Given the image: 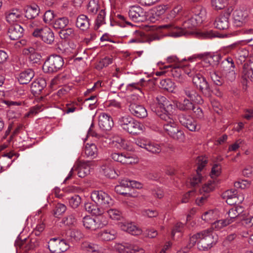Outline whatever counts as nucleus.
Wrapping results in <instances>:
<instances>
[{
	"label": "nucleus",
	"mask_w": 253,
	"mask_h": 253,
	"mask_svg": "<svg viewBox=\"0 0 253 253\" xmlns=\"http://www.w3.org/2000/svg\"><path fill=\"white\" fill-rule=\"evenodd\" d=\"M34 37L40 39L44 43L52 44L54 41V34L47 26L42 27L40 30L35 32Z\"/></svg>",
	"instance_id": "obj_11"
},
{
	"label": "nucleus",
	"mask_w": 253,
	"mask_h": 253,
	"mask_svg": "<svg viewBox=\"0 0 253 253\" xmlns=\"http://www.w3.org/2000/svg\"><path fill=\"white\" fill-rule=\"evenodd\" d=\"M69 248L66 240L60 238H53L48 242V248L52 253H62Z\"/></svg>",
	"instance_id": "obj_9"
},
{
	"label": "nucleus",
	"mask_w": 253,
	"mask_h": 253,
	"mask_svg": "<svg viewBox=\"0 0 253 253\" xmlns=\"http://www.w3.org/2000/svg\"><path fill=\"white\" fill-rule=\"evenodd\" d=\"M243 211V209L241 206H234L230 209L227 213L228 217L226 219L229 220L230 224L235 221V219Z\"/></svg>",
	"instance_id": "obj_31"
},
{
	"label": "nucleus",
	"mask_w": 253,
	"mask_h": 253,
	"mask_svg": "<svg viewBox=\"0 0 253 253\" xmlns=\"http://www.w3.org/2000/svg\"><path fill=\"white\" fill-rule=\"evenodd\" d=\"M39 241L36 238H27L24 239L17 238L15 242L16 250L27 251L33 250L39 246Z\"/></svg>",
	"instance_id": "obj_7"
},
{
	"label": "nucleus",
	"mask_w": 253,
	"mask_h": 253,
	"mask_svg": "<svg viewBox=\"0 0 253 253\" xmlns=\"http://www.w3.org/2000/svg\"><path fill=\"white\" fill-rule=\"evenodd\" d=\"M182 94L187 98L190 99L197 104H202L204 102L201 96L192 85L184 86L181 91Z\"/></svg>",
	"instance_id": "obj_12"
},
{
	"label": "nucleus",
	"mask_w": 253,
	"mask_h": 253,
	"mask_svg": "<svg viewBox=\"0 0 253 253\" xmlns=\"http://www.w3.org/2000/svg\"><path fill=\"white\" fill-rule=\"evenodd\" d=\"M59 35L61 38L63 39L72 38L75 36L74 30L72 28L63 29L59 32Z\"/></svg>",
	"instance_id": "obj_58"
},
{
	"label": "nucleus",
	"mask_w": 253,
	"mask_h": 253,
	"mask_svg": "<svg viewBox=\"0 0 253 253\" xmlns=\"http://www.w3.org/2000/svg\"><path fill=\"white\" fill-rule=\"evenodd\" d=\"M194 15L192 16L195 19V20L201 24L205 19L206 11L205 9L201 6H197L196 9L193 10Z\"/></svg>",
	"instance_id": "obj_37"
},
{
	"label": "nucleus",
	"mask_w": 253,
	"mask_h": 253,
	"mask_svg": "<svg viewBox=\"0 0 253 253\" xmlns=\"http://www.w3.org/2000/svg\"><path fill=\"white\" fill-rule=\"evenodd\" d=\"M117 236L116 230L113 228L104 229L98 233V237L100 240L104 241H110L116 239Z\"/></svg>",
	"instance_id": "obj_26"
},
{
	"label": "nucleus",
	"mask_w": 253,
	"mask_h": 253,
	"mask_svg": "<svg viewBox=\"0 0 253 253\" xmlns=\"http://www.w3.org/2000/svg\"><path fill=\"white\" fill-rule=\"evenodd\" d=\"M161 87L169 91L172 92L174 89V83L169 79H165L160 82Z\"/></svg>",
	"instance_id": "obj_49"
},
{
	"label": "nucleus",
	"mask_w": 253,
	"mask_h": 253,
	"mask_svg": "<svg viewBox=\"0 0 253 253\" xmlns=\"http://www.w3.org/2000/svg\"><path fill=\"white\" fill-rule=\"evenodd\" d=\"M217 242V236L211 229L200 231L190 238V248L197 244L198 249L200 251H208Z\"/></svg>",
	"instance_id": "obj_1"
},
{
	"label": "nucleus",
	"mask_w": 253,
	"mask_h": 253,
	"mask_svg": "<svg viewBox=\"0 0 253 253\" xmlns=\"http://www.w3.org/2000/svg\"><path fill=\"white\" fill-rule=\"evenodd\" d=\"M34 75L33 70L28 69L19 74L18 77V82L20 84H27L33 78Z\"/></svg>",
	"instance_id": "obj_30"
},
{
	"label": "nucleus",
	"mask_w": 253,
	"mask_h": 253,
	"mask_svg": "<svg viewBox=\"0 0 253 253\" xmlns=\"http://www.w3.org/2000/svg\"><path fill=\"white\" fill-rule=\"evenodd\" d=\"M192 82L204 96L208 97L211 96V90L210 84L206 78L201 74L198 72L193 76Z\"/></svg>",
	"instance_id": "obj_8"
},
{
	"label": "nucleus",
	"mask_w": 253,
	"mask_h": 253,
	"mask_svg": "<svg viewBox=\"0 0 253 253\" xmlns=\"http://www.w3.org/2000/svg\"><path fill=\"white\" fill-rule=\"evenodd\" d=\"M182 66L183 73L187 74L192 79L199 72L195 67H192L189 64H183L182 63Z\"/></svg>",
	"instance_id": "obj_46"
},
{
	"label": "nucleus",
	"mask_w": 253,
	"mask_h": 253,
	"mask_svg": "<svg viewBox=\"0 0 253 253\" xmlns=\"http://www.w3.org/2000/svg\"><path fill=\"white\" fill-rule=\"evenodd\" d=\"M68 24V18L66 17H63L56 19L53 23V26L54 29L62 30L66 28Z\"/></svg>",
	"instance_id": "obj_42"
},
{
	"label": "nucleus",
	"mask_w": 253,
	"mask_h": 253,
	"mask_svg": "<svg viewBox=\"0 0 253 253\" xmlns=\"http://www.w3.org/2000/svg\"><path fill=\"white\" fill-rule=\"evenodd\" d=\"M145 12L140 6L136 5L129 7L128 16L136 22L143 21L145 18Z\"/></svg>",
	"instance_id": "obj_18"
},
{
	"label": "nucleus",
	"mask_w": 253,
	"mask_h": 253,
	"mask_svg": "<svg viewBox=\"0 0 253 253\" xmlns=\"http://www.w3.org/2000/svg\"><path fill=\"white\" fill-rule=\"evenodd\" d=\"M199 24L192 16L185 20L180 28L175 26L173 22L161 25L156 28L157 29L162 30L163 31H167V35L173 37H178L183 35H187L191 33L190 30H193Z\"/></svg>",
	"instance_id": "obj_2"
},
{
	"label": "nucleus",
	"mask_w": 253,
	"mask_h": 253,
	"mask_svg": "<svg viewBox=\"0 0 253 253\" xmlns=\"http://www.w3.org/2000/svg\"><path fill=\"white\" fill-rule=\"evenodd\" d=\"M178 119L181 125L191 131H195L197 128V124L195 120L190 115L180 113L178 115Z\"/></svg>",
	"instance_id": "obj_13"
},
{
	"label": "nucleus",
	"mask_w": 253,
	"mask_h": 253,
	"mask_svg": "<svg viewBox=\"0 0 253 253\" xmlns=\"http://www.w3.org/2000/svg\"><path fill=\"white\" fill-rule=\"evenodd\" d=\"M5 20L10 24L20 22L23 17L21 10L18 8H13L5 13Z\"/></svg>",
	"instance_id": "obj_21"
},
{
	"label": "nucleus",
	"mask_w": 253,
	"mask_h": 253,
	"mask_svg": "<svg viewBox=\"0 0 253 253\" xmlns=\"http://www.w3.org/2000/svg\"><path fill=\"white\" fill-rule=\"evenodd\" d=\"M156 103L157 104L158 107L161 109V112L158 111V112L156 113L157 115L158 114L161 113H168V111L166 110V107L169 108V101L166 97L161 95H158L156 98Z\"/></svg>",
	"instance_id": "obj_33"
},
{
	"label": "nucleus",
	"mask_w": 253,
	"mask_h": 253,
	"mask_svg": "<svg viewBox=\"0 0 253 253\" xmlns=\"http://www.w3.org/2000/svg\"><path fill=\"white\" fill-rule=\"evenodd\" d=\"M15 154L12 152H9L2 155L0 157V165L1 168L7 169L11 165L14 159L12 160V157Z\"/></svg>",
	"instance_id": "obj_34"
},
{
	"label": "nucleus",
	"mask_w": 253,
	"mask_h": 253,
	"mask_svg": "<svg viewBox=\"0 0 253 253\" xmlns=\"http://www.w3.org/2000/svg\"><path fill=\"white\" fill-rule=\"evenodd\" d=\"M81 202V197L77 195H75L69 198V205L73 208H77Z\"/></svg>",
	"instance_id": "obj_64"
},
{
	"label": "nucleus",
	"mask_w": 253,
	"mask_h": 253,
	"mask_svg": "<svg viewBox=\"0 0 253 253\" xmlns=\"http://www.w3.org/2000/svg\"><path fill=\"white\" fill-rule=\"evenodd\" d=\"M83 222L85 228L91 230H96L95 217L92 218L90 216H84L83 218Z\"/></svg>",
	"instance_id": "obj_44"
},
{
	"label": "nucleus",
	"mask_w": 253,
	"mask_h": 253,
	"mask_svg": "<svg viewBox=\"0 0 253 253\" xmlns=\"http://www.w3.org/2000/svg\"><path fill=\"white\" fill-rule=\"evenodd\" d=\"M158 116L164 121L163 127L165 131L174 139L182 140L184 138L183 132L179 128L178 125L172 118L170 114L161 113Z\"/></svg>",
	"instance_id": "obj_3"
},
{
	"label": "nucleus",
	"mask_w": 253,
	"mask_h": 253,
	"mask_svg": "<svg viewBox=\"0 0 253 253\" xmlns=\"http://www.w3.org/2000/svg\"><path fill=\"white\" fill-rule=\"evenodd\" d=\"M235 64L232 57H225L221 61L220 64V71L235 69Z\"/></svg>",
	"instance_id": "obj_36"
},
{
	"label": "nucleus",
	"mask_w": 253,
	"mask_h": 253,
	"mask_svg": "<svg viewBox=\"0 0 253 253\" xmlns=\"http://www.w3.org/2000/svg\"><path fill=\"white\" fill-rule=\"evenodd\" d=\"M90 20L84 14L79 15L76 19V26L82 31H86L89 28Z\"/></svg>",
	"instance_id": "obj_27"
},
{
	"label": "nucleus",
	"mask_w": 253,
	"mask_h": 253,
	"mask_svg": "<svg viewBox=\"0 0 253 253\" xmlns=\"http://www.w3.org/2000/svg\"><path fill=\"white\" fill-rule=\"evenodd\" d=\"M233 9L231 7L216 18L214 22L215 27L220 30H226L229 28V18Z\"/></svg>",
	"instance_id": "obj_15"
},
{
	"label": "nucleus",
	"mask_w": 253,
	"mask_h": 253,
	"mask_svg": "<svg viewBox=\"0 0 253 253\" xmlns=\"http://www.w3.org/2000/svg\"><path fill=\"white\" fill-rule=\"evenodd\" d=\"M222 195L226 203L230 205L240 204L243 200L242 196L238 194L237 191L235 189L228 190L223 192Z\"/></svg>",
	"instance_id": "obj_16"
},
{
	"label": "nucleus",
	"mask_w": 253,
	"mask_h": 253,
	"mask_svg": "<svg viewBox=\"0 0 253 253\" xmlns=\"http://www.w3.org/2000/svg\"><path fill=\"white\" fill-rule=\"evenodd\" d=\"M92 200L98 206L104 208L113 206L114 201L108 194L103 191H94L91 194Z\"/></svg>",
	"instance_id": "obj_6"
},
{
	"label": "nucleus",
	"mask_w": 253,
	"mask_h": 253,
	"mask_svg": "<svg viewBox=\"0 0 253 253\" xmlns=\"http://www.w3.org/2000/svg\"><path fill=\"white\" fill-rule=\"evenodd\" d=\"M64 63L63 59L60 55H51L44 63L42 66L43 71L47 73L56 72L62 68Z\"/></svg>",
	"instance_id": "obj_5"
},
{
	"label": "nucleus",
	"mask_w": 253,
	"mask_h": 253,
	"mask_svg": "<svg viewBox=\"0 0 253 253\" xmlns=\"http://www.w3.org/2000/svg\"><path fill=\"white\" fill-rule=\"evenodd\" d=\"M220 75L222 76L224 83H232L236 78V73L235 69L220 71Z\"/></svg>",
	"instance_id": "obj_35"
},
{
	"label": "nucleus",
	"mask_w": 253,
	"mask_h": 253,
	"mask_svg": "<svg viewBox=\"0 0 253 253\" xmlns=\"http://www.w3.org/2000/svg\"><path fill=\"white\" fill-rule=\"evenodd\" d=\"M107 212L109 217L112 220H120L123 218L122 212L118 209L110 208Z\"/></svg>",
	"instance_id": "obj_48"
},
{
	"label": "nucleus",
	"mask_w": 253,
	"mask_h": 253,
	"mask_svg": "<svg viewBox=\"0 0 253 253\" xmlns=\"http://www.w3.org/2000/svg\"><path fill=\"white\" fill-rule=\"evenodd\" d=\"M229 224L230 223L228 220L226 219H220L212 223L211 228L215 230H219Z\"/></svg>",
	"instance_id": "obj_55"
},
{
	"label": "nucleus",
	"mask_w": 253,
	"mask_h": 253,
	"mask_svg": "<svg viewBox=\"0 0 253 253\" xmlns=\"http://www.w3.org/2000/svg\"><path fill=\"white\" fill-rule=\"evenodd\" d=\"M37 21H30L27 23V29L29 32L34 37L35 32L40 30L42 27H39Z\"/></svg>",
	"instance_id": "obj_62"
},
{
	"label": "nucleus",
	"mask_w": 253,
	"mask_h": 253,
	"mask_svg": "<svg viewBox=\"0 0 253 253\" xmlns=\"http://www.w3.org/2000/svg\"><path fill=\"white\" fill-rule=\"evenodd\" d=\"M146 150L152 153H159L162 150V146L157 143L149 140Z\"/></svg>",
	"instance_id": "obj_50"
},
{
	"label": "nucleus",
	"mask_w": 253,
	"mask_h": 253,
	"mask_svg": "<svg viewBox=\"0 0 253 253\" xmlns=\"http://www.w3.org/2000/svg\"><path fill=\"white\" fill-rule=\"evenodd\" d=\"M84 153L87 157L95 158L97 155V148L94 144H86L84 148Z\"/></svg>",
	"instance_id": "obj_41"
},
{
	"label": "nucleus",
	"mask_w": 253,
	"mask_h": 253,
	"mask_svg": "<svg viewBox=\"0 0 253 253\" xmlns=\"http://www.w3.org/2000/svg\"><path fill=\"white\" fill-rule=\"evenodd\" d=\"M215 184L213 182L205 184L200 190L201 194L209 195V193L214 189Z\"/></svg>",
	"instance_id": "obj_63"
},
{
	"label": "nucleus",
	"mask_w": 253,
	"mask_h": 253,
	"mask_svg": "<svg viewBox=\"0 0 253 253\" xmlns=\"http://www.w3.org/2000/svg\"><path fill=\"white\" fill-rule=\"evenodd\" d=\"M182 63H178L175 66H166L165 68H169L171 75L176 79L180 80V77L183 75Z\"/></svg>",
	"instance_id": "obj_38"
},
{
	"label": "nucleus",
	"mask_w": 253,
	"mask_h": 253,
	"mask_svg": "<svg viewBox=\"0 0 253 253\" xmlns=\"http://www.w3.org/2000/svg\"><path fill=\"white\" fill-rule=\"evenodd\" d=\"M119 185L126 188L132 187L138 189L141 188L142 187L141 184L140 183L135 180H129L127 179H122Z\"/></svg>",
	"instance_id": "obj_43"
},
{
	"label": "nucleus",
	"mask_w": 253,
	"mask_h": 253,
	"mask_svg": "<svg viewBox=\"0 0 253 253\" xmlns=\"http://www.w3.org/2000/svg\"><path fill=\"white\" fill-rule=\"evenodd\" d=\"M128 110L131 115L138 118H144L147 116V111L145 108L142 105L136 103H130Z\"/></svg>",
	"instance_id": "obj_22"
},
{
	"label": "nucleus",
	"mask_w": 253,
	"mask_h": 253,
	"mask_svg": "<svg viewBox=\"0 0 253 253\" xmlns=\"http://www.w3.org/2000/svg\"><path fill=\"white\" fill-rule=\"evenodd\" d=\"M132 245L126 243L118 244L115 246V249L120 253H132Z\"/></svg>",
	"instance_id": "obj_51"
},
{
	"label": "nucleus",
	"mask_w": 253,
	"mask_h": 253,
	"mask_svg": "<svg viewBox=\"0 0 253 253\" xmlns=\"http://www.w3.org/2000/svg\"><path fill=\"white\" fill-rule=\"evenodd\" d=\"M112 63V59L110 57H105L99 61L96 64L95 67L97 70H101L104 67L108 66Z\"/></svg>",
	"instance_id": "obj_61"
},
{
	"label": "nucleus",
	"mask_w": 253,
	"mask_h": 253,
	"mask_svg": "<svg viewBox=\"0 0 253 253\" xmlns=\"http://www.w3.org/2000/svg\"><path fill=\"white\" fill-rule=\"evenodd\" d=\"M46 83L43 78H40L33 82L31 84V90L32 93L35 95H39L46 86Z\"/></svg>",
	"instance_id": "obj_28"
},
{
	"label": "nucleus",
	"mask_w": 253,
	"mask_h": 253,
	"mask_svg": "<svg viewBox=\"0 0 253 253\" xmlns=\"http://www.w3.org/2000/svg\"><path fill=\"white\" fill-rule=\"evenodd\" d=\"M134 37L131 39L128 42V43H139V42H148L150 43L154 41L159 40L160 37L155 34L145 35L140 30H136L133 32Z\"/></svg>",
	"instance_id": "obj_10"
},
{
	"label": "nucleus",
	"mask_w": 253,
	"mask_h": 253,
	"mask_svg": "<svg viewBox=\"0 0 253 253\" xmlns=\"http://www.w3.org/2000/svg\"><path fill=\"white\" fill-rule=\"evenodd\" d=\"M24 29L19 24L11 26L8 31V34L11 40H17L23 36Z\"/></svg>",
	"instance_id": "obj_25"
},
{
	"label": "nucleus",
	"mask_w": 253,
	"mask_h": 253,
	"mask_svg": "<svg viewBox=\"0 0 253 253\" xmlns=\"http://www.w3.org/2000/svg\"><path fill=\"white\" fill-rule=\"evenodd\" d=\"M111 157L115 161L123 164L129 165L135 163L134 158L128 154L113 153L111 155Z\"/></svg>",
	"instance_id": "obj_24"
},
{
	"label": "nucleus",
	"mask_w": 253,
	"mask_h": 253,
	"mask_svg": "<svg viewBox=\"0 0 253 253\" xmlns=\"http://www.w3.org/2000/svg\"><path fill=\"white\" fill-rule=\"evenodd\" d=\"M198 168L197 169V174L194 176L190 180L191 185L193 187L197 186L202 181V176L199 174L207 163V159L204 157H199L197 158Z\"/></svg>",
	"instance_id": "obj_20"
},
{
	"label": "nucleus",
	"mask_w": 253,
	"mask_h": 253,
	"mask_svg": "<svg viewBox=\"0 0 253 253\" xmlns=\"http://www.w3.org/2000/svg\"><path fill=\"white\" fill-rule=\"evenodd\" d=\"M118 124L123 129L130 134H139L143 131V125L129 116L120 118Z\"/></svg>",
	"instance_id": "obj_4"
},
{
	"label": "nucleus",
	"mask_w": 253,
	"mask_h": 253,
	"mask_svg": "<svg viewBox=\"0 0 253 253\" xmlns=\"http://www.w3.org/2000/svg\"><path fill=\"white\" fill-rule=\"evenodd\" d=\"M242 78L246 82H253V71L244 65L243 66Z\"/></svg>",
	"instance_id": "obj_47"
},
{
	"label": "nucleus",
	"mask_w": 253,
	"mask_h": 253,
	"mask_svg": "<svg viewBox=\"0 0 253 253\" xmlns=\"http://www.w3.org/2000/svg\"><path fill=\"white\" fill-rule=\"evenodd\" d=\"M211 5L212 7L216 10L223 9L227 2V0H211Z\"/></svg>",
	"instance_id": "obj_57"
},
{
	"label": "nucleus",
	"mask_w": 253,
	"mask_h": 253,
	"mask_svg": "<svg viewBox=\"0 0 253 253\" xmlns=\"http://www.w3.org/2000/svg\"><path fill=\"white\" fill-rule=\"evenodd\" d=\"M99 8V6L95 0L90 1L87 5V11L89 13L94 15L96 13Z\"/></svg>",
	"instance_id": "obj_60"
},
{
	"label": "nucleus",
	"mask_w": 253,
	"mask_h": 253,
	"mask_svg": "<svg viewBox=\"0 0 253 253\" xmlns=\"http://www.w3.org/2000/svg\"><path fill=\"white\" fill-rule=\"evenodd\" d=\"M121 229L132 235H138L141 233V230L130 223H122L120 225Z\"/></svg>",
	"instance_id": "obj_32"
},
{
	"label": "nucleus",
	"mask_w": 253,
	"mask_h": 253,
	"mask_svg": "<svg viewBox=\"0 0 253 253\" xmlns=\"http://www.w3.org/2000/svg\"><path fill=\"white\" fill-rule=\"evenodd\" d=\"M81 248L87 253H98L100 249L98 245L88 242L83 243Z\"/></svg>",
	"instance_id": "obj_40"
},
{
	"label": "nucleus",
	"mask_w": 253,
	"mask_h": 253,
	"mask_svg": "<svg viewBox=\"0 0 253 253\" xmlns=\"http://www.w3.org/2000/svg\"><path fill=\"white\" fill-rule=\"evenodd\" d=\"M90 168L89 166V162H80L78 166H74L71 169L68 176L66 178L65 181L69 179L73 174L74 171H77V174L80 177H84L90 173Z\"/></svg>",
	"instance_id": "obj_14"
},
{
	"label": "nucleus",
	"mask_w": 253,
	"mask_h": 253,
	"mask_svg": "<svg viewBox=\"0 0 253 253\" xmlns=\"http://www.w3.org/2000/svg\"><path fill=\"white\" fill-rule=\"evenodd\" d=\"M95 217V224L96 229L99 228H103L108 224V221L106 217L103 216L99 215L98 216L96 215Z\"/></svg>",
	"instance_id": "obj_59"
},
{
	"label": "nucleus",
	"mask_w": 253,
	"mask_h": 253,
	"mask_svg": "<svg viewBox=\"0 0 253 253\" xmlns=\"http://www.w3.org/2000/svg\"><path fill=\"white\" fill-rule=\"evenodd\" d=\"M193 102H194L191 100L185 98L181 101H177L175 105L176 108L181 111H189L195 109Z\"/></svg>",
	"instance_id": "obj_29"
},
{
	"label": "nucleus",
	"mask_w": 253,
	"mask_h": 253,
	"mask_svg": "<svg viewBox=\"0 0 253 253\" xmlns=\"http://www.w3.org/2000/svg\"><path fill=\"white\" fill-rule=\"evenodd\" d=\"M102 169L104 175L109 178H114L117 175L115 169L110 165L103 166L102 167Z\"/></svg>",
	"instance_id": "obj_54"
},
{
	"label": "nucleus",
	"mask_w": 253,
	"mask_h": 253,
	"mask_svg": "<svg viewBox=\"0 0 253 253\" xmlns=\"http://www.w3.org/2000/svg\"><path fill=\"white\" fill-rule=\"evenodd\" d=\"M68 237L69 239L72 242L78 241L83 238V234L81 231L74 229L69 232Z\"/></svg>",
	"instance_id": "obj_53"
},
{
	"label": "nucleus",
	"mask_w": 253,
	"mask_h": 253,
	"mask_svg": "<svg viewBox=\"0 0 253 253\" xmlns=\"http://www.w3.org/2000/svg\"><path fill=\"white\" fill-rule=\"evenodd\" d=\"M232 16L234 25L241 27L247 22L249 14L247 10L239 8L233 11Z\"/></svg>",
	"instance_id": "obj_19"
},
{
	"label": "nucleus",
	"mask_w": 253,
	"mask_h": 253,
	"mask_svg": "<svg viewBox=\"0 0 253 253\" xmlns=\"http://www.w3.org/2000/svg\"><path fill=\"white\" fill-rule=\"evenodd\" d=\"M40 11V8L37 5H30L27 7L25 11V16L29 19H34L38 16Z\"/></svg>",
	"instance_id": "obj_39"
},
{
	"label": "nucleus",
	"mask_w": 253,
	"mask_h": 253,
	"mask_svg": "<svg viewBox=\"0 0 253 253\" xmlns=\"http://www.w3.org/2000/svg\"><path fill=\"white\" fill-rule=\"evenodd\" d=\"M193 58L203 59L204 61L209 63L212 67L217 66L221 60V56L219 54H210L208 53L195 54Z\"/></svg>",
	"instance_id": "obj_17"
},
{
	"label": "nucleus",
	"mask_w": 253,
	"mask_h": 253,
	"mask_svg": "<svg viewBox=\"0 0 253 253\" xmlns=\"http://www.w3.org/2000/svg\"><path fill=\"white\" fill-rule=\"evenodd\" d=\"M210 76L211 80L215 84L218 86H221L224 84L222 78V76H219L216 72H210Z\"/></svg>",
	"instance_id": "obj_56"
},
{
	"label": "nucleus",
	"mask_w": 253,
	"mask_h": 253,
	"mask_svg": "<svg viewBox=\"0 0 253 253\" xmlns=\"http://www.w3.org/2000/svg\"><path fill=\"white\" fill-rule=\"evenodd\" d=\"M98 125L101 129L109 130L113 126L114 122L111 116L105 113H102L99 116Z\"/></svg>",
	"instance_id": "obj_23"
},
{
	"label": "nucleus",
	"mask_w": 253,
	"mask_h": 253,
	"mask_svg": "<svg viewBox=\"0 0 253 253\" xmlns=\"http://www.w3.org/2000/svg\"><path fill=\"white\" fill-rule=\"evenodd\" d=\"M106 12L105 10L101 9L99 11L95 22V29H98L100 26L105 24V17Z\"/></svg>",
	"instance_id": "obj_52"
},
{
	"label": "nucleus",
	"mask_w": 253,
	"mask_h": 253,
	"mask_svg": "<svg viewBox=\"0 0 253 253\" xmlns=\"http://www.w3.org/2000/svg\"><path fill=\"white\" fill-rule=\"evenodd\" d=\"M84 208L87 211L95 215H101L102 213V211L100 208L90 203L85 204Z\"/></svg>",
	"instance_id": "obj_45"
}]
</instances>
